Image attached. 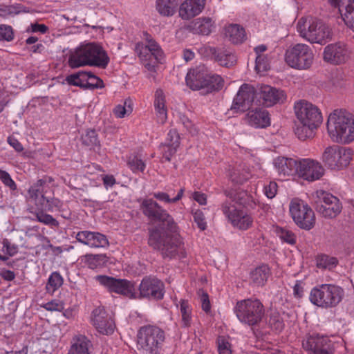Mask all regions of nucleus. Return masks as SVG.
I'll list each match as a JSON object with an SVG mask.
<instances>
[{"label":"nucleus","instance_id":"55","mask_svg":"<svg viewBox=\"0 0 354 354\" xmlns=\"http://www.w3.org/2000/svg\"><path fill=\"white\" fill-rule=\"evenodd\" d=\"M41 307L50 312H60L64 308V303L59 299H53L50 301L41 304Z\"/></svg>","mask_w":354,"mask_h":354},{"label":"nucleus","instance_id":"41","mask_svg":"<svg viewBox=\"0 0 354 354\" xmlns=\"http://www.w3.org/2000/svg\"><path fill=\"white\" fill-rule=\"evenodd\" d=\"M207 82V86H205V88H206L207 92L219 91L224 85V80L221 75L211 73L209 71Z\"/></svg>","mask_w":354,"mask_h":354},{"label":"nucleus","instance_id":"3","mask_svg":"<svg viewBox=\"0 0 354 354\" xmlns=\"http://www.w3.org/2000/svg\"><path fill=\"white\" fill-rule=\"evenodd\" d=\"M109 59L103 48L94 43H89L77 48L68 59L71 68L82 66H95L105 68Z\"/></svg>","mask_w":354,"mask_h":354},{"label":"nucleus","instance_id":"8","mask_svg":"<svg viewBox=\"0 0 354 354\" xmlns=\"http://www.w3.org/2000/svg\"><path fill=\"white\" fill-rule=\"evenodd\" d=\"M147 44H138L136 50L145 66L149 72H155L163 59V52L157 42L148 33H145Z\"/></svg>","mask_w":354,"mask_h":354},{"label":"nucleus","instance_id":"2","mask_svg":"<svg viewBox=\"0 0 354 354\" xmlns=\"http://www.w3.org/2000/svg\"><path fill=\"white\" fill-rule=\"evenodd\" d=\"M327 133L335 143L347 145L354 140V116L345 109H335L327 120Z\"/></svg>","mask_w":354,"mask_h":354},{"label":"nucleus","instance_id":"12","mask_svg":"<svg viewBox=\"0 0 354 354\" xmlns=\"http://www.w3.org/2000/svg\"><path fill=\"white\" fill-rule=\"evenodd\" d=\"M289 212L294 222L300 228L309 230L315 226V213L305 201L298 198L292 199L289 204Z\"/></svg>","mask_w":354,"mask_h":354},{"label":"nucleus","instance_id":"42","mask_svg":"<svg viewBox=\"0 0 354 354\" xmlns=\"http://www.w3.org/2000/svg\"><path fill=\"white\" fill-rule=\"evenodd\" d=\"M64 279L62 275L57 272H53L48 277L46 289V291L53 295L63 284Z\"/></svg>","mask_w":354,"mask_h":354},{"label":"nucleus","instance_id":"45","mask_svg":"<svg viewBox=\"0 0 354 354\" xmlns=\"http://www.w3.org/2000/svg\"><path fill=\"white\" fill-rule=\"evenodd\" d=\"M106 262V256L103 254H86L85 256V263L86 266L92 270L102 268Z\"/></svg>","mask_w":354,"mask_h":354},{"label":"nucleus","instance_id":"56","mask_svg":"<svg viewBox=\"0 0 354 354\" xmlns=\"http://www.w3.org/2000/svg\"><path fill=\"white\" fill-rule=\"evenodd\" d=\"M193 217L194 222L197 224L198 227L204 231L207 228V222L205 221L204 213L201 209H196L193 212Z\"/></svg>","mask_w":354,"mask_h":354},{"label":"nucleus","instance_id":"26","mask_svg":"<svg viewBox=\"0 0 354 354\" xmlns=\"http://www.w3.org/2000/svg\"><path fill=\"white\" fill-rule=\"evenodd\" d=\"M206 0H185L179 7L178 13L181 19H190L202 12Z\"/></svg>","mask_w":354,"mask_h":354},{"label":"nucleus","instance_id":"43","mask_svg":"<svg viewBox=\"0 0 354 354\" xmlns=\"http://www.w3.org/2000/svg\"><path fill=\"white\" fill-rule=\"evenodd\" d=\"M317 127L313 125H308V123H301L299 122L296 124L295 133L299 140H306L310 138L313 135V131L317 129Z\"/></svg>","mask_w":354,"mask_h":354},{"label":"nucleus","instance_id":"46","mask_svg":"<svg viewBox=\"0 0 354 354\" xmlns=\"http://www.w3.org/2000/svg\"><path fill=\"white\" fill-rule=\"evenodd\" d=\"M41 201L37 208L41 211L54 212L59 209L62 206L61 201L55 198H41Z\"/></svg>","mask_w":354,"mask_h":354},{"label":"nucleus","instance_id":"6","mask_svg":"<svg viewBox=\"0 0 354 354\" xmlns=\"http://www.w3.org/2000/svg\"><path fill=\"white\" fill-rule=\"evenodd\" d=\"M344 291L334 284H321L313 288L309 295L310 301L323 308H333L342 300Z\"/></svg>","mask_w":354,"mask_h":354},{"label":"nucleus","instance_id":"40","mask_svg":"<svg viewBox=\"0 0 354 354\" xmlns=\"http://www.w3.org/2000/svg\"><path fill=\"white\" fill-rule=\"evenodd\" d=\"M89 72L79 71L66 77L67 82L73 86L86 88Z\"/></svg>","mask_w":354,"mask_h":354},{"label":"nucleus","instance_id":"23","mask_svg":"<svg viewBox=\"0 0 354 354\" xmlns=\"http://www.w3.org/2000/svg\"><path fill=\"white\" fill-rule=\"evenodd\" d=\"M77 241L90 248H105L109 245L106 236L100 232L91 231H80L75 236Z\"/></svg>","mask_w":354,"mask_h":354},{"label":"nucleus","instance_id":"34","mask_svg":"<svg viewBox=\"0 0 354 354\" xmlns=\"http://www.w3.org/2000/svg\"><path fill=\"white\" fill-rule=\"evenodd\" d=\"M224 35L233 44L242 43L246 37L245 29L240 25L234 24L225 26Z\"/></svg>","mask_w":354,"mask_h":354},{"label":"nucleus","instance_id":"49","mask_svg":"<svg viewBox=\"0 0 354 354\" xmlns=\"http://www.w3.org/2000/svg\"><path fill=\"white\" fill-rule=\"evenodd\" d=\"M184 192H185V189L181 188L178 191L177 195L174 198H170L169 195L167 193L162 192H158L153 193V196H154V198H156L157 200H158L160 201H162V202H164L166 203H176L177 201H180L182 198Z\"/></svg>","mask_w":354,"mask_h":354},{"label":"nucleus","instance_id":"7","mask_svg":"<svg viewBox=\"0 0 354 354\" xmlns=\"http://www.w3.org/2000/svg\"><path fill=\"white\" fill-rule=\"evenodd\" d=\"M234 313L241 323L254 326L261 322L265 310L263 304L259 299H247L236 303Z\"/></svg>","mask_w":354,"mask_h":354},{"label":"nucleus","instance_id":"28","mask_svg":"<svg viewBox=\"0 0 354 354\" xmlns=\"http://www.w3.org/2000/svg\"><path fill=\"white\" fill-rule=\"evenodd\" d=\"M248 124L255 128H266L270 124V118L268 111L263 108L250 110L246 115Z\"/></svg>","mask_w":354,"mask_h":354},{"label":"nucleus","instance_id":"29","mask_svg":"<svg viewBox=\"0 0 354 354\" xmlns=\"http://www.w3.org/2000/svg\"><path fill=\"white\" fill-rule=\"evenodd\" d=\"M51 182V178L44 177L38 180L32 184L28 189V193L30 198L35 201V205L38 207L40 204L41 198H46L44 196L49 188V183Z\"/></svg>","mask_w":354,"mask_h":354},{"label":"nucleus","instance_id":"20","mask_svg":"<svg viewBox=\"0 0 354 354\" xmlns=\"http://www.w3.org/2000/svg\"><path fill=\"white\" fill-rule=\"evenodd\" d=\"M141 297L149 299H162L164 297L163 283L154 277H145L139 286Z\"/></svg>","mask_w":354,"mask_h":354},{"label":"nucleus","instance_id":"33","mask_svg":"<svg viewBox=\"0 0 354 354\" xmlns=\"http://www.w3.org/2000/svg\"><path fill=\"white\" fill-rule=\"evenodd\" d=\"M91 341L83 335H75L71 341L67 354H91Z\"/></svg>","mask_w":354,"mask_h":354},{"label":"nucleus","instance_id":"58","mask_svg":"<svg viewBox=\"0 0 354 354\" xmlns=\"http://www.w3.org/2000/svg\"><path fill=\"white\" fill-rule=\"evenodd\" d=\"M156 111L157 122L160 124H164L167 120V109L166 104L154 106Z\"/></svg>","mask_w":354,"mask_h":354},{"label":"nucleus","instance_id":"16","mask_svg":"<svg viewBox=\"0 0 354 354\" xmlns=\"http://www.w3.org/2000/svg\"><path fill=\"white\" fill-rule=\"evenodd\" d=\"M295 112L298 121L319 127L323 121L320 110L314 104L305 100L295 104Z\"/></svg>","mask_w":354,"mask_h":354},{"label":"nucleus","instance_id":"17","mask_svg":"<svg viewBox=\"0 0 354 354\" xmlns=\"http://www.w3.org/2000/svg\"><path fill=\"white\" fill-rule=\"evenodd\" d=\"M351 54V48L347 44L337 41L330 44L324 48L323 59L330 64L341 65L350 59Z\"/></svg>","mask_w":354,"mask_h":354},{"label":"nucleus","instance_id":"10","mask_svg":"<svg viewBox=\"0 0 354 354\" xmlns=\"http://www.w3.org/2000/svg\"><path fill=\"white\" fill-rule=\"evenodd\" d=\"M314 60L311 48L304 44H297L288 48L285 53V61L291 68L297 70L309 69Z\"/></svg>","mask_w":354,"mask_h":354},{"label":"nucleus","instance_id":"59","mask_svg":"<svg viewBox=\"0 0 354 354\" xmlns=\"http://www.w3.org/2000/svg\"><path fill=\"white\" fill-rule=\"evenodd\" d=\"M86 88L89 89L99 88L104 86L103 81L90 72L88 75V82H86Z\"/></svg>","mask_w":354,"mask_h":354},{"label":"nucleus","instance_id":"35","mask_svg":"<svg viewBox=\"0 0 354 354\" xmlns=\"http://www.w3.org/2000/svg\"><path fill=\"white\" fill-rule=\"evenodd\" d=\"M213 53L216 62L223 66L230 67L236 62L235 55L230 49L220 48L214 49Z\"/></svg>","mask_w":354,"mask_h":354},{"label":"nucleus","instance_id":"39","mask_svg":"<svg viewBox=\"0 0 354 354\" xmlns=\"http://www.w3.org/2000/svg\"><path fill=\"white\" fill-rule=\"evenodd\" d=\"M315 261L318 268L328 270L335 268L338 263L337 258L322 254L316 257Z\"/></svg>","mask_w":354,"mask_h":354},{"label":"nucleus","instance_id":"15","mask_svg":"<svg viewBox=\"0 0 354 354\" xmlns=\"http://www.w3.org/2000/svg\"><path fill=\"white\" fill-rule=\"evenodd\" d=\"M302 346L308 354H334L335 347L330 338L324 335H307L302 341Z\"/></svg>","mask_w":354,"mask_h":354},{"label":"nucleus","instance_id":"11","mask_svg":"<svg viewBox=\"0 0 354 354\" xmlns=\"http://www.w3.org/2000/svg\"><path fill=\"white\" fill-rule=\"evenodd\" d=\"M227 199L221 205V209L228 222L235 228L240 230H247L252 226L254 219L252 216L242 209H239L232 201V193L227 195Z\"/></svg>","mask_w":354,"mask_h":354},{"label":"nucleus","instance_id":"1","mask_svg":"<svg viewBox=\"0 0 354 354\" xmlns=\"http://www.w3.org/2000/svg\"><path fill=\"white\" fill-rule=\"evenodd\" d=\"M140 209L151 221L160 223L149 230V245L161 250L165 257H175L181 250L183 243L172 216L151 198L143 199Z\"/></svg>","mask_w":354,"mask_h":354},{"label":"nucleus","instance_id":"37","mask_svg":"<svg viewBox=\"0 0 354 354\" xmlns=\"http://www.w3.org/2000/svg\"><path fill=\"white\" fill-rule=\"evenodd\" d=\"M272 231L283 243H287L290 245L296 244L297 236L288 228L275 225L273 226Z\"/></svg>","mask_w":354,"mask_h":354},{"label":"nucleus","instance_id":"57","mask_svg":"<svg viewBox=\"0 0 354 354\" xmlns=\"http://www.w3.org/2000/svg\"><path fill=\"white\" fill-rule=\"evenodd\" d=\"M217 344L219 354H232L230 344L225 337H218Z\"/></svg>","mask_w":354,"mask_h":354},{"label":"nucleus","instance_id":"22","mask_svg":"<svg viewBox=\"0 0 354 354\" xmlns=\"http://www.w3.org/2000/svg\"><path fill=\"white\" fill-rule=\"evenodd\" d=\"M208 71L204 65H200L189 70L185 77L187 85L192 90L205 88L207 86Z\"/></svg>","mask_w":354,"mask_h":354},{"label":"nucleus","instance_id":"60","mask_svg":"<svg viewBox=\"0 0 354 354\" xmlns=\"http://www.w3.org/2000/svg\"><path fill=\"white\" fill-rule=\"evenodd\" d=\"M38 221L43 223L46 225H51L56 226L58 225V222L51 215L44 214L43 212H39L36 215Z\"/></svg>","mask_w":354,"mask_h":354},{"label":"nucleus","instance_id":"19","mask_svg":"<svg viewBox=\"0 0 354 354\" xmlns=\"http://www.w3.org/2000/svg\"><path fill=\"white\" fill-rule=\"evenodd\" d=\"M91 324L98 333L102 335H110L115 329V324L104 307L99 306L93 310L91 318Z\"/></svg>","mask_w":354,"mask_h":354},{"label":"nucleus","instance_id":"5","mask_svg":"<svg viewBox=\"0 0 354 354\" xmlns=\"http://www.w3.org/2000/svg\"><path fill=\"white\" fill-rule=\"evenodd\" d=\"M297 30L301 37L311 44L323 45L333 37L331 28L322 21L315 19L308 21L303 18L300 19L297 24Z\"/></svg>","mask_w":354,"mask_h":354},{"label":"nucleus","instance_id":"44","mask_svg":"<svg viewBox=\"0 0 354 354\" xmlns=\"http://www.w3.org/2000/svg\"><path fill=\"white\" fill-rule=\"evenodd\" d=\"M267 323L270 329L276 332H281L285 326L283 318L277 311H272L270 313Z\"/></svg>","mask_w":354,"mask_h":354},{"label":"nucleus","instance_id":"18","mask_svg":"<svg viewBox=\"0 0 354 354\" xmlns=\"http://www.w3.org/2000/svg\"><path fill=\"white\" fill-rule=\"evenodd\" d=\"M253 103L261 104L259 99V90H256L252 86L243 84L233 100L232 109L245 111L250 108Z\"/></svg>","mask_w":354,"mask_h":354},{"label":"nucleus","instance_id":"48","mask_svg":"<svg viewBox=\"0 0 354 354\" xmlns=\"http://www.w3.org/2000/svg\"><path fill=\"white\" fill-rule=\"evenodd\" d=\"M22 12L19 5L0 4V17L8 18L19 14Z\"/></svg>","mask_w":354,"mask_h":354},{"label":"nucleus","instance_id":"30","mask_svg":"<svg viewBox=\"0 0 354 354\" xmlns=\"http://www.w3.org/2000/svg\"><path fill=\"white\" fill-rule=\"evenodd\" d=\"M215 28V21L210 17H199L189 25V30L194 34L208 35Z\"/></svg>","mask_w":354,"mask_h":354},{"label":"nucleus","instance_id":"62","mask_svg":"<svg viewBox=\"0 0 354 354\" xmlns=\"http://www.w3.org/2000/svg\"><path fill=\"white\" fill-rule=\"evenodd\" d=\"M179 146L165 144L163 145V158L167 161H170L172 156L176 153Z\"/></svg>","mask_w":354,"mask_h":354},{"label":"nucleus","instance_id":"54","mask_svg":"<svg viewBox=\"0 0 354 354\" xmlns=\"http://www.w3.org/2000/svg\"><path fill=\"white\" fill-rule=\"evenodd\" d=\"M0 180L6 186L8 187L11 191H16L17 186L16 183L11 178L10 175L6 171L0 169Z\"/></svg>","mask_w":354,"mask_h":354},{"label":"nucleus","instance_id":"9","mask_svg":"<svg viewBox=\"0 0 354 354\" xmlns=\"http://www.w3.org/2000/svg\"><path fill=\"white\" fill-rule=\"evenodd\" d=\"M353 157L350 148L332 145L326 147L322 156V161L330 170L339 171L346 168Z\"/></svg>","mask_w":354,"mask_h":354},{"label":"nucleus","instance_id":"52","mask_svg":"<svg viewBox=\"0 0 354 354\" xmlns=\"http://www.w3.org/2000/svg\"><path fill=\"white\" fill-rule=\"evenodd\" d=\"M15 35L13 28L6 24H0V41H12L14 39Z\"/></svg>","mask_w":354,"mask_h":354},{"label":"nucleus","instance_id":"36","mask_svg":"<svg viewBox=\"0 0 354 354\" xmlns=\"http://www.w3.org/2000/svg\"><path fill=\"white\" fill-rule=\"evenodd\" d=\"M178 6V0H156V9L163 17L173 16L177 10Z\"/></svg>","mask_w":354,"mask_h":354},{"label":"nucleus","instance_id":"64","mask_svg":"<svg viewBox=\"0 0 354 354\" xmlns=\"http://www.w3.org/2000/svg\"><path fill=\"white\" fill-rule=\"evenodd\" d=\"M174 146L180 145V136L176 129L169 131L167 137V143Z\"/></svg>","mask_w":354,"mask_h":354},{"label":"nucleus","instance_id":"51","mask_svg":"<svg viewBox=\"0 0 354 354\" xmlns=\"http://www.w3.org/2000/svg\"><path fill=\"white\" fill-rule=\"evenodd\" d=\"M82 140L84 145L90 148H93L99 145L97 133L93 129L86 130L82 136Z\"/></svg>","mask_w":354,"mask_h":354},{"label":"nucleus","instance_id":"25","mask_svg":"<svg viewBox=\"0 0 354 354\" xmlns=\"http://www.w3.org/2000/svg\"><path fill=\"white\" fill-rule=\"evenodd\" d=\"M283 91H280L268 85H263L259 89V99L261 104L266 106H271L285 98Z\"/></svg>","mask_w":354,"mask_h":354},{"label":"nucleus","instance_id":"50","mask_svg":"<svg viewBox=\"0 0 354 354\" xmlns=\"http://www.w3.org/2000/svg\"><path fill=\"white\" fill-rule=\"evenodd\" d=\"M236 202L244 207L253 209L257 205V200L252 194L242 192L239 194Z\"/></svg>","mask_w":354,"mask_h":354},{"label":"nucleus","instance_id":"14","mask_svg":"<svg viewBox=\"0 0 354 354\" xmlns=\"http://www.w3.org/2000/svg\"><path fill=\"white\" fill-rule=\"evenodd\" d=\"M315 208L325 218H335L342 211L339 200L330 193L322 190L317 191L315 195Z\"/></svg>","mask_w":354,"mask_h":354},{"label":"nucleus","instance_id":"47","mask_svg":"<svg viewBox=\"0 0 354 354\" xmlns=\"http://www.w3.org/2000/svg\"><path fill=\"white\" fill-rule=\"evenodd\" d=\"M270 68V60L267 55H257L255 59L256 72L260 75H263Z\"/></svg>","mask_w":354,"mask_h":354},{"label":"nucleus","instance_id":"13","mask_svg":"<svg viewBox=\"0 0 354 354\" xmlns=\"http://www.w3.org/2000/svg\"><path fill=\"white\" fill-rule=\"evenodd\" d=\"M93 279L109 292H114L130 299L136 297L134 283L131 281L101 274L94 277Z\"/></svg>","mask_w":354,"mask_h":354},{"label":"nucleus","instance_id":"61","mask_svg":"<svg viewBox=\"0 0 354 354\" xmlns=\"http://www.w3.org/2000/svg\"><path fill=\"white\" fill-rule=\"evenodd\" d=\"M179 122L181 123L183 127L190 133H194L196 131V128L194 127L192 121L184 114L179 113L178 115Z\"/></svg>","mask_w":354,"mask_h":354},{"label":"nucleus","instance_id":"24","mask_svg":"<svg viewBox=\"0 0 354 354\" xmlns=\"http://www.w3.org/2000/svg\"><path fill=\"white\" fill-rule=\"evenodd\" d=\"M331 6L338 8L345 24L354 31V0H328Z\"/></svg>","mask_w":354,"mask_h":354},{"label":"nucleus","instance_id":"27","mask_svg":"<svg viewBox=\"0 0 354 354\" xmlns=\"http://www.w3.org/2000/svg\"><path fill=\"white\" fill-rule=\"evenodd\" d=\"M299 159L277 157L274 160V167L281 176H290L298 172Z\"/></svg>","mask_w":354,"mask_h":354},{"label":"nucleus","instance_id":"4","mask_svg":"<svg viewBox=\"0 0 354 354\" xmlns=\"http://www.w3.org/2000/svg\"><path fill=\"white\" fill-rule=\"evenodd\" d=\"M165 340V333L160 328L146 325L137 333V349L141 354H160Z\"/></svg>","mask_w":354,"mask_h":354},{"label":"nucleus","instance_id":"21","mask_svg":"<svg viewBox=\"0 0 354 354\" xmlns=\"http://www.w3.org/2000/svg\"><path fill=\"white\" fill-rule=\"evenodd\" d=\"M324 173L321 164L309 158L299 159L297 174L308 181L319 180Z\"/></svg>","mask_w":354,"mask_h":354},{"label":"nucleus","instance_id":"31","mask_svg":"<svg viewBox=\"0 0 354 354\" xmlns=\"http://www.w3.org/2000/svg\"><path fill=\"white\" fill-rule=\"evenodd\" d=\"M175 306L178 310V315L180 317V325L183 328L191 326L193 318V308L187 299H180L175 302Z\"/></svg>","mask_w":354,"mask_h":354},{"label":"nucleus","instance_id":"32","mask_svg":"<svg viewBox=\"0 0 354 354\" xmlns=\"http://www.w3.org/2000/svg\"><path fill=\"white\" fill-rule=\"evenodd\" d=\"M271 274L270 269L267 265H261L252 270L250 273L249 283L254 287L266 285Z\"/></svg>","mask_w":354,"mask_h":354},{"label":"nucleus","instance_id":"63","mask_svg":"<svg viewBox=\"0 0 354 354\" xmlns=\"http://www.w3.org/2000/svg\"><path fill=\"white\" fill-rule=\"evenodd\" d=\"M277 188L278 186L277 183L271 181L264 186V194L268 198H272L275 196L277 192Z\"/></svg>","mask_w":354,"mask_h":354},{"label":"nucleus","instance_id":"53","mask_svg":"<svg viewBox=\"0 0 354 354\" xmlns=\"http://www.w3.org/2000/svg\"><path fill=\"white\" fill-rule=\"evenodd\" d=\"M230 176L232 182L237 184H242L249 179L250 174L246 171L241 172L239 169H236L232 171Z\"/></svg>","mask_w":354,"mask_h":354},{"label":"nucleus","instance_id":"38","mask_svg":"<svg viewBox=\"0 0 354 354\" xmlns=\"http://www.w3.org/2000/svg\"><path fill=\"white\" fill-rule=\"evenodd\" d=\"M127 165L131 171L137 174L138 172H143L146 168V164L142 160L140 155L138 153H131L127 159Z\"/></svg>","mask_w":354,"mask_h":354}]
</instances>
